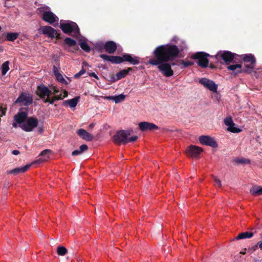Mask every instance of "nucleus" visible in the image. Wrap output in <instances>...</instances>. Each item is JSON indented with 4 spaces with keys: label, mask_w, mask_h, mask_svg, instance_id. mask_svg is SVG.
Wrapping results in <instances>:
<instances>
[{
    "label": "nucleus",
    "mask_w": 262,
    "mask_h": 262,
    "mask_svg": "<svg viewBox=\"0 0 262 262\" xmlns=\"http://www.w3.org/2000/svg\"><path fill=\"white\" fill-rule=\"evenodd\" d=\"M180 51L176 45H164L157 47L152 54L154 58H150L148 63L152 66H158L160 72L165 77L173 75L171 64L168 62L173 61L178 57Z\"/></svg>",
    "instance_id": "f257e3e1"
},
{
    "label": "nucleus",
    "mask_w": 262,
    "mask_h": 262,
    "mask_svg": "<svg viewBox=\"0 0 262 262\" xmlns=\"http://www.w3.org/2000/svg\"><path fill=\"white\" fill-rule=\"evenodd\" d=\"M59 28L66 34L73 33L71 35L74 37H77L80 35L79 28L75 22L70 20L62 22V20H61Z\"/></svg>",
    "instance_id": "f03ea898"
},
{
    "label": "nucleus",
    "mask_w": 262,
    "mask_h": 262,
    "mask_svg": "<svg viewBox=\"0 0 262 262\" xmlns=\"http://www.w3.org/2000/svg\"><path fill=\"white\" fill-rule=\"evenodd\" d=\"M243 60L244 66L246 69L248 70L250 73H251L252 70L255 69L256 60L255 56L252 54H245L238 56Z\"/></svg>",
    "instance_id": "7ed1b4c3"
},
{
    "label": "nucleus",
    "mask_w": 262,
    "mask_h": 262,
    "mask_svg": "<svg viewBox=\"0 0 262 262\" xmlns=\"http://www.w3.org/2000/svg\"><path fill=\"white\" fill-rule=\"evenodd\" d=\"M236 56H238L237 54L229 51H221L215 55V57L218 61L222 59L226 64H229L234 62V59Z\"/></svg>",
    "instance_id": "20e7f679"
},
{
    "label": "nucleus",
    "mask_w": 262,
    "mask_h": 262,
    "mask_svg": "<svg viewBox=\"0 0 262 262\" xmlns=\"http://www.w3.org/2000/svg\"><path fill=\"white\" fill-rule=\"evenodd\" d=\"M210 55L203 52H199L193 54L191 58L193 59H197L198 65L202 68H206L208 67L209 60L207 57Z\"/></svg>",
    "instance_id": "39448f33"
},
{
    "label": "nucleus",
    "mask_w": 262,
    "mask_h": 262,
    "mask_svg": "<svg viewBox=\"0 0 262 262\" xmlns=\"http://www.w3.org/2000/svg\"><path fill=\"white\" fill-rule=\"evenodd\" d=\"M132 131L130 130H121L117 132L116 134L113 136V140L115 143L118 145L127 144V137L131 135Z\"/></svg>",
    "instance_id": "423d86ee"
},
{
    "label": "nucleus",
    "mask_w": 262,
    "mask_h": 262,
    "mask_svg": "<svg viewBox=\"0 0 262 262\" xmlns=\"http://www.w3.org/2000/svg\"><path fill=\"white\" fill-rule=\"evenodd\" d=\"M38 124V119L31 117L28 118L26 122L19 125V127L24 131L29 132L32 131L34 128L37 126Z\"/></svg>",
    "instance_id": "0eeeda50"
},
{
    "label": "nucleus",
    "mask_w": 262,
    "mask_h": 262,
    "mask_svg": "<svg viewBox=\"0 0 262 262\" xmlns=\"http://www.w3.org/2000/svg\"><path fill=\"white\" fill-rule=\"evenodd\" d=\"M28 109L27 108L21 107L18 112L14 116V121H16L19 125L24 124L27 120L28 115Z\"/></svg>",
    "instance_id": "6e6552de"
},
{
    "label": "nucleus",
    "mask_w": 262,
    "mask_h": 262,
    "mask_svg": "<svg viewBox=\"0 0 262 262\" xmlns=\"http://www.w3.org/2000/svg\"><path fill=\"white\" fill-rule=\"evenodd\" d=\"M33 103V98L29 94L22 93L15 101V103H20L21 105L28 106Z\"/></svg>",
    "instance_id": "1a4fd4ad"
},
{
    "label": "nucleus",
    "mask_w": 262,
    "mask_h": 262,
    "mask_svg": "<svg viewBox=\"0 0 262 262\" xmlns=\"http://www.w3.org/2000/svg\"><path fill=\"white\" fill-rule=\"evenodd\" d=\"M36 94L44 101L45 99L49 98L52 92L45 85L40 84L37 86Z\"/></svg>",
    "instance_id": "9d476101"
},
{
    "label": "nucleus",
    "mask_w": 262,
    "mask_h": 262,
    "mask_svg": "<svg viewBox=\"0 0 262 262\" xmlns=\"http://www.w3.org/2000/svg\"><path fill=\"white\" fill-rule=\"evenodd\" d=\"M199 140L202 144L209 146L213 148H216L218 146L216 141L209 136H201Z\"/></svg>",
    "instance_id": "9b49d317"
},
{
    "label": "nucleus",
    "mask_w": 262,
    "mask_h": 262,
    "mask_svg": "<svg viewBox=\"0 0 262 262\" xmlns=\"http://www.w3.org/2000/svg\"><path fill=\"white\" fill-rule=\"evenodd\" d=\"M199 83L206 89L214 93L217 91V85L212 80L207 78H202L199 80Z\"/></svg>",
    "instance_id": "f8f14e48"
},
{
    "label": "nucleus",
    "mask_w": 262,
    "mask_h": 262,
    "mask_svg": "<svg viewBox=\"0 0 262 262\" xmlns=\"http://www.w3.org/2000/svg\"><path fill=\"white\" fill-rule=\"evenodd\" d=\"M42 19L51 25L55 22H57L59 19L58 17L54 13L50 11L43 12Z\"/></svg>",
    "instance_id": "ddd939ff"
},
{
    "label": "nucleus",
    "mask_w": 262,
    "mask_h": 262,
    "mask_svg": "<svg viewBox=\"0 0 262 262\" xmlns=\"http://www.w3.org/2000/svg\"><path fill=\"white\" fill-rule=\"evenodd\" d=\"M202 151L201 147L193 145L189 146L186 149L187 156L193 158H198Z\"/></svg>",
    "instance_id": "4468645a"
},
{
    "label": "nucleus",
    "mask_w": 262,
    "mask_h": 262,
    "mask_svg": "<svg viewBox=\"0 0 262 262\" xmlns=\"http://www.w3.org/2000/svg\"><path fill=\"white\" fill-rule=\"evenodd\" d=\"M121 58L123 62H127L130 64L137 65L140 63V58L139 57L133 56L130 54L123 53Z\"/></svg>",
    "instance_id": "2eb2a0df"
},
{
    "label": "nucleus",
    "mask_w": 262,
    "mask_h": 262,
    "mask_svg": "<svg viewBox=\"0 0 262 262\" xmlns=\"http://www.w3.org/2000/svg\"><path fill=\"white\" fill-rule=\"evenodd\" d=\"M99 57L104 61H110L113 64H120L123 62L121 56L100 54Z\"/></svg>",
    "instance_id": "dca6fc26"
},
{
    "label": "nucleus",
    "mask_w": 262,
    "mask_h": 262,
    "mask_svg": "<svg viewBox=\"0 0 262 262\" xmlns=\"http://www.w3.org/2000/svg\"><path fill=\"white\" fill-rule=\"evenodd\" d=\"M139 127L142 132L153 130L158 129V126L154 123L148 122H141L139 124Z\"/></svg>",
    "instance_id": "f3484780"
},
{
    "label": "nucleus",
    "mask_w": 262,
    "mask_h": 262,
    "mask_svg": "<svg viewBox=\"0 0 262 262\" xmlns=\"http://www.w3.org/2000/svg\"><path fill=\"white\" fill-rule=\"evenodd\" d=\"M104 49L110 54H114L117 50V46L114 41H107L104 45Z\"/></svg>",
    "instance_id": "a211bd4d"
},
{
    "label": "nucleus",
    "mask_w": 262,
    "mask_h": 262,
    "mask_svg": "<svg viewBox=\"0 0 262 262\" xmlns=\"http://www.w3.org/2000/svg\"><path fill=\"white\" fill-rule=\"evenodd\" d=\"M77 133L79 137L86 141H91L93 139V135L87 132L84 129H79L77 130Z\"/></svg>",
    "instance_id": "6ab92c4d"
},
{
    "label": "nucleus",
    "mask_w": 262,
    "mask_h": 262,
    "mask_svg": "<svg viewBox=\"0 0 262 262\" xmlns=\"http://www.w3.org/2000/svg\"><path fill=\"white\" fill-rule=\"evenodd\" d=\"M30 166V164H27L22 167H17L13 169L8 170L7 173L16 175L20 173H24L29 168Z\"/></svg>",
    "instance_id": "aec40b11"
},
{
    "label": "nucleus",
    "mask_w": 262,
    "mask_h": 262,
    "mask_svg": "<svg viewBox=\"0 0 262 262\" xmlns=\"http://www.w3.org/2000/svg\"><path fill=\"white\" fill-rule=\"evenodd\" d=\"M242 66L241 64L230 65L227 67V69L230 71H234L237 69L236 74L242 73H250V72H249L248 70L242 69Z\"/></svg>",
    "instance_id": "412c9836"
},
{
    "label": "nucleus",
    "mask_w": 262,
    "mask_h": 262,
    "mask_svg": "<svg viewBox=\"0 0 262 262\" xmlns=\"http://www.w3.org/2000/svg\"><path fill=\"white\" fill-rule=\"evenodd\" d=\"M250 193L254 196L262 194V187L260 186H254L250 190Z\"/></svg>",
    "instance_id": "4be33fe9"
},
{
    "label": "nucleus",
    "mask_w": 262,
    "mask_h": 262,
    "mask_svg": "<svg viewBox=\"0 0 262 262\" xmlns=\"http://www.w3.org/2000/svg\"><path fill=\"white\" fill-rule=\"evenodd\" d=\"M79 97H75L73 99L66 100L63 102V105L68 104L71 108L75 107L78 102Z\"/></svg>",
    "instance_id": "5701e85b"
},
{
    "label": "nucleus",
    "mask_w": 262,
    "mask_h": 262,
    "mask_svg": "<svg viewBox=\"0 0 262 262\" xmlns=\"http://www.w3.org/2000/svg\"><path fill=\"white\" fill-rule=\"evenodd\" d=\"M125 96L123 94H120L117 96H108L107 99L115 101L116 103H118L124 100Z\"/></svg>",
    "instance_id": "b1692460"
},
{
    "label": "nucleus",
    "mask_w": 262,
    "mask_h": 262,
    "mask_svg": "<svg viewBox=\"0 0 262 262\" xmlns=\"http://www.w3.org/2000/svg\"><path fill=\"white\" fill-rule=\"evenodd\" d=\"M132 71V68H128L127 69H123L120 71L116 74V75L119 80L122 79L126 77L129 72Z\"/></svg>",
    "instance_id": "393cba45"
},
{
    "label": "nucleus",
    "mask_w": 262,
    "mask_h": 262,
    "mask_svg": "<svg viewBox=\"0 0 262 262\" xmlns=\"http://www.w3.org/2000/svg\"><path fill=\"white\" fill-rule=\"evenodd\" d=\"M88 149V147L85 144H82L81 145L79 149L75 150L72 152V155L73 156H76L78 155H79L81 154L83 151L86 150Z\"/></svg>",
    "instance_id": "a878e982"
},
{
    "label": "nucleus",
    "mask_w": 262,
    "mask_h": 262,
    "mask_svg": "<svg viewBox=\"0 0 262 262\" xmlns=\"http://www.w3.org/2000/svg\"><path fill=\"white\" fill-rule=\"evenodd\" d=\"M61 99H62V94H60L58 95H55L52 98H50L49 96V98H47L46 99H45L44 103L48 102L50 104H52L54 103L55 100H59Z\"/></svg>",
    "instance_id": "bb28decb"
},
{
    "label": "nucleus",
    "mask_w": 262,
    "mask_h": 262,
    "mask_svg": "<svg viewBox=\"0 0 262 262\" xmlns=\"http://www.w3.org/2000/svg\"><path fill=\"white\" fill-rule=\"evenodd\" d=\"M253 234L252 232H244L239 233L236 237V239H244L247 238H250L253 236Z\"/></svg>",
    "instance_id": "cd10ccee"
},
{
    "label": "nucleus",
    "mask_w": 262,
    "mask_h": 262,
    "mask_svg": "<svg viewBox=\"0 0 262 262\" xmlns=\"http://www.w3.org/2000/svg\"><path fill=\"white\" fill-rule=\"evenodd\" d=\"M79 44L81 48L85 52L89 53L91 51V48L85 41L81 40Z\"/></svg>",
    "instance_id": "c85d7f7f"
},
{
    "label": "nucleus",
    "mask_w": 262,
    "mask_h": 262,
    "mask_svg": "<svg viewBox=\"0 0 262 262\" xmlns=\"http://www.w3.org/2000/svg\"><path fill=\"white\" fill-rule=\"evenodd\" d=\"M9 61H6L1 66L2 74L5 75L9 70Z\"/></svg>",
    "instance_id": "c756f323"
},
{
    "label": "nucleus",
    "mask_w": 262,
    "mask_h": 262,
    "mask_svg": "<svg viewBox=\"0 0 262 262\" xmlns=\"http://www.w3.org/2000/svg\"><path fill=\"white\" fill-rule=\"evenodd\" d=\"M18 36L17 33H8L6 35V39L8 41H13Z\"/></svg>",
    "instance_id": "7c9ffc66"
},
{
    "label": "nucleus",
    "mask_w": 262,
    "mask_h": 262,
    "mask_svg": "<svg viewBox=\"0 0 262 262\" xmlns=\"http://www.w3.org/2000/svg\"><path fill=\"white\" fill-rule=\"evenodd\" d=\"M52 32L51 35H50L49 37L51 38H56V39L60 38V34L59 33V31H57L55 29L52 28V29H49Z\"/></svg>",
    "instance_id": "2f4dec72"
},
{
    "label": "nucleus",
    "mask_w": 262,
    "mask_h": 262,
    "mask_svg": "<svg viewBox=\"0 0 262 262\" xmlns=\"http://www.w3.org/2000/svg\"><path fill=\"white\" fill-rule=\"evenodd\" d=\"M64 42L69 47H74L76 45V41L70 37H66L64 39Z\"/></svg>",
    "instance_id": "473e14b6"
},
{
    "label": "nucleus",
    "mask_w": 262,
    "mask_h": 262,
    "mask_svg": "<svg viewBox=\"0 0 262 262\" xmlns=\"http://www.w3.org/2000/svg\"><path fill=\"white\" fill-rule=\"evenodd\" d=\"M49 29H52V27L49 26H45L42 27L41 30L42 31V34L47 35L49 37L52 32Z\"/></svg>",
    "instance_id": "72a5a7b5"
},
{
    "label": "nucleus",
    "mask_w": 262,
    "mask_h": 262,
    "mask_svg": "<svg viewBox=\"0 0 262 262\" xmlns=\"http://www.w3.org/2000/svg\"><path fill=\"white\" fill-rule=\"evenodd\" d=\"M178 61L180 62L181 64L182 65V67L181 68V69L186 68L188 67L191 66L194 64V62L191 61H185L184 60H180Z\"/></svg>",
    "instance_id": "f704fd0d"
},
{
    "label": "nucleus",
    "mask_w": 262,
    "mask_h": 262,
    "mask_svg": "<svg viewBox=\"0 0 262 262\" xmlns=\"http://www.w3.org/2000/svg\"><path fill=\"white\" fill-rule=\"evenodd\" d=\"M56 79L60 82L66 85H68L69 82L64 78L63 76L60 73L55 76Z\"/></svg>",
    "instance_id": "c9c22d12"
},
{
    "label": "nucleus",
    "mask_w": 262,
    "mask_h": 262,
    "mask_svg": "<svg viewBox=\"0 0 262 262\" xmlns=\"http://www.w3.org/2000/svg\"><path fill=\"white\" fill-rule=\"evenodd\" d=\"M234 161L238 164H250V160L245 158H237L235 159Z\"/></svg>",
    "instance_id": "e433bc0d"
},
{
    "label": "nucleus",
    "mask_w": 262,
    "mask_h": 262,
    "mask_svg": "<svg viewBox=\"0 0 262 262\" xmlns=\"http://www.w3.org/2000/svg\"><path fill=\"white\" fill-rule=\"evenodd\" d=\"M67 252V249L63 246H59L57 248V253L59 255L63 256Z\"/></svg>",
    "instance_id": "4c0bfd02"
},
{
    "label": "nucleus",
    "mask_w": 262,
    "mask_h": 262,
    "mask_svg": "<svg viewBox=\"0 0 262 262\" xmlns=\"http://www.w3.org/2000/svg\"><path fill=\"white\" fill-rule=\"evenodd\" d=\"M224 123L226 125L228 126L229 127L230 126H233V125H235V123L233 122L231 117H227L224 119Z\"/></svg>",
    "instance_id": "58836bf2"
},
{
    "label": "nucleus",
    "mask_w": 262,
    "mask_h": 262,
    "mask_svg": "<svg viewBox=\"0 0 262 262\" xmlns=\"http://www.w3.org/2000/svg\"><path fill=\"white\" fill-rule=\"evenodd\" d=\"M228 130L233 133H238L242 131V129L235 127L234 125H233V126H230L229 127H228Z\"/></svg>",
    "instance_id": "ea45409f"
},
{
    "label": "nucleus",
    "mask_w": 262,
    "mask_h": 262,
    "mask_svg": "<svg viewBox=\"0 0 262 262\" xmlns=\"http://www.w3.org/2000/svg\"><path fill=\"white\" fill-rule=\"evenodd\" d=\"M85 72V71L84 69H82L78 73L75 74L74 75V77L75 78H78L79 77H80L81 75L84 74Z\"/></svg>",
    "instance_id": "a19ab883"
},
{
    "label": "nucleus",
    "mask_w": 262,
    "mask_h": 262,
    "mask_svg": "<svg viewBox=\"0 0 262 262\" xmlns=\"http://www.w3.org/2000/svg\"><path fill=\"white\" fill-rule=\"evenodd\" d=\"M138 137L137 136H132L130 138L127 137V143L128 142H134L137 141Z\"/></svg>",
    "instance_id": "79ce46f5"
},
{
    "label": "nucleus",
    "mask_w": 262,
    "mask_h": 262,
    "mask_svg": "<svg viewBox=\"0 0 262 262\" xmlns=\"http://www.w3.org/2000/svg\"><path fill=\"white\" fill-rule=\"evenodd\" d=\"M118 80L119 79H118V77L116 75H112L110 76V81H111V82H115Z\"/></svg>",
    "instance_id": "37998d69"
},
{
    "label": "nucleus",
    "mask_w": 262,
    "mask_h": 262,
    "mask_svg": "<svg viewBox=\"0 0 262 262\" xmlns=\"http://www.w3.org/2000/svg\"><path fill=\"white\" fill-rule=\"evenodd\" d=\"M214 181L216 185H217L219 187H221V181L219 179H217L216 177H214Z\"/></svg>",
    "instance_id": "c03bdc74"
},
{
    "label": "nucleus",
    "mask_w": 262,
    "mask_h": 262,
    "mask_svg": "<svg viewBox=\"0 0 262 262\" xmlns=\"http://www.w3.org/2000/svg\"><path fill=\"white\" fill-rule=\"evenodd\" d=\"M53 71L55 76L60 74L59 70H58V68L57 67H56L55 66H53Z\"/></svg>",
    "instance_id": "a18cd8bd"
},
{
    "label": "nucleus",
    "mask_w": 262,
    "mask_h": 262,
    "mask_svg": "<svg viewBox=\"0 0 262 262\" xmlns=\"http://www.w3.org/2000/svg\"><path fill=\"white\" fill-rule=\"evenodd\" d=\"M51 152V150L49 149H45L43 151H42L40 154V156H45L47 155L48 154Z\"/></svg>",
    "instance_id": "49530a36"
},
{
    "label": "nucleus",
    "mask_w": 262,
    "mask_h": 262,
    "mask_svg": "<svg viewBox=\"0 0 262 262\" xmlns=\"http://www.w3.org/2000/svg\"><path fill=\"white\" fill-rule=\"evenodd\" d=\"M89 75L91 77H94L97 79H99L98 76L95 73H90Z\"/></svg>",
    "instance_id": "de8ad7c7"
},
{
    "label": "nucleus",
    "mask_w": 262,
    "mask_h": 262,
    "mask_svg": "<svg viewBox=\"0 0 262 262\" xmlns=\"http://www.w3.org/2000/svg\"><path fill=\"white\" fill-rule=\"evenodd\" d=\"M68 92L66 90H63V95H62V98H66V97H68Z\"/></svg>",
    "instance_id": "09e8293b"
},
{
    "label": "nucleus",
    "mask_w": 262,
    "mask_h": 262,
    "mask_svg": "<svg viewBox=\"0 0 262 262\" xmlns=\"http://www.w3.org/2000/svg\"><path fill=\"white\" fill-rule=\"evenodd\" d=\"M20 152L19 150H13L12 151V154L14 155H18V154H19Z\"/></svg>",
    "instance_id": "8fccbe9b"
},
{
    "label": "nucleus",
    "mask_w": 262,
    "mask_h": 262,
    "mask_svg": "<svg viewBox=\"0 0 262 262\" xmlns=\"http://www.w3.org/2000/svg\"><path fill=\"white\" fill-rule=\"evenodd\" d=\"M9 187V182H5L4 185V188L6 189H8Z\"/></svg>",
    "instance_id": "3c124183"
},
{
    "label": "nucleus",
    "mask_w": 262,
    "mask_h": 262,
    "mask_svg": "<svg viewBox=\"0 0 262 262\" xmlns=\"http://www.w3.org/2000/svg\"><path fill=\"white\" fill-rule=\"evenodd\" d=\"M59 92V91L58 89H57L56 88H54V92H53L54 94H56L58 93Z\"/></svg>",
    "instance_id": "603ef678"
},
{
    "label": "nucleus",
    "mask_w": 262,
    "mask_h": 262,
    "mask_svg": "<svg viewBox=\"0 0 262 262\" xmlns=\"http://www.w3.org/2000/svg\"><path fill=\"white\" fill-rule=\"evenodd\" d=\"M208 66L211 69H213L215 68V66L212 63H210L209 65L208 64Z\"/></svg>",
    "instance_id": "864d4df0"
},
{
    "label": "nucleus",
    "mask_w": 262,
    "mask_h": 262,
    "mask_svg": "<svg viewBox=\"0 0 262 262\" xmlns=\"http://www.w3.org/2000/svg\"><path fill=\"white\" fill-rule=\"evenodd\" d=\"M18 124V123H17L16 121H14V122H13V123H12V126H13V127L16 128V127H17V124Z\"/></svg>",
    "instance_id": "5fc2aeb1"
},
{
    "label": "nucleus",
    "mask_w": 262,
    "mask_h": 262,
    "mask_svg": "<svg viewBox=\"0 0 262 262\" xmlns=\"http://www.w3.org/2000/svg\"><path fill=\"white\" fill-rule=\"evenodd\" d=\"M170 64H171V66H172L178 65L176 62H172V61H170Z\"/></svg>",
    "instance_id": "6e6d98bb"
},
{
    "label": "nucleus",
    "mask_w": 262,
    "mask_h": 262,
    "mask_svg": "<svg viewBox=\"0 0 262 262\" xmlns=\"http://www.w3.org/2000/svg\"><path fill=\"white\" fill-rule=\"evenodd\" d=\"M258 245L259 247L261 249H262V242H261V243H259L258 244Z\"/></svg>",
    "instance_id": "4d7b16f0"
},
{
    "label": "nucleus",
    "mask_w": 262,
    "mask_h": 262,
    "mask_svg": "<svg viewBox=\"0 0 262 262\" xmlns=\"http://www.w3.org/2000/svg\"><path fill=\"white\" fill-rule=\"evenodd\" d=\"M94 125H95V124L93 123L90 124L89 126L90 128H93V127H94Z\"/></svg>",
    "instance_id": "13d9d810"
},
{
    "label": "nucleus",
    "mask_w": 262,
    "mask_h": 262,
    "mask_svg": "<svg viewBox=\"0 0 262 262\" xmlns=\"http://www.w3.org/2000/svg\"><path fill=\"white\" fill-rule=\"evenodd\" d=\"M5 115V111L4 110H2V115L1 116H2L3 115Z\"/></svg>",
    "instance_id": "bf43d9fd"
},
{
    "label": "nucleus",
    "mask_w": 262,
    "mask_h": 262,
    "mask_svg": "<svg viewBox=\"0 0 262 262\" xmlns=\"http://www.w3.org/2000/svg\"><path fill=\"white\" fill-rule=\"evenodd\" d=\"M43 131V129L41 128L40 130H39V132L40 133H42Z\"/></svg>",
    "instance_id": "052dcab7"
},
{
    "label": "nucleus",
    "mask_w": 262,
    "mask_h": 262,
    "mask_svg": "<svg viewBox=\"0 0 262 262\" xmlns=\"http://www.w3.org/2000/svg\"><path fill=\"white\" fill-rule=\"evenodd\" d=\"M247 229L250 230V229H252V228H248Z\"/></svg>",
    "instance_id": "680f3d73"
},
{
    "label": "nucleus",
    "mask_w": 262,
    "mask_h": 262,
    "mask_svg": "<svg viewBox=\"0 0 262 262\" xmlns=\"http://www.w3.org/2000/svg\"><path fill=\"white\" fill-rule=\"evenodd\" d=\"M68 79L70 80V81H71V79H70L68 77Z\"/></svg>",
    "instance_id": "e2e57ef3"
},
{
    "label": "nucleus",
    "mask_w": 262,
    "mask_h": 262,
    "mask_svg": "<svg viewBox=\"0 0 262 262\" xmlns=\"http://www.w3.org/2000/svg\"><path fill=\"white\" fill-rule=\"evenodd\" d=\"M184 228H189V227H187V226H185V227H184Z\"/></svg>",
    "instance_id": "0e129e2a"
}]
</instances>
